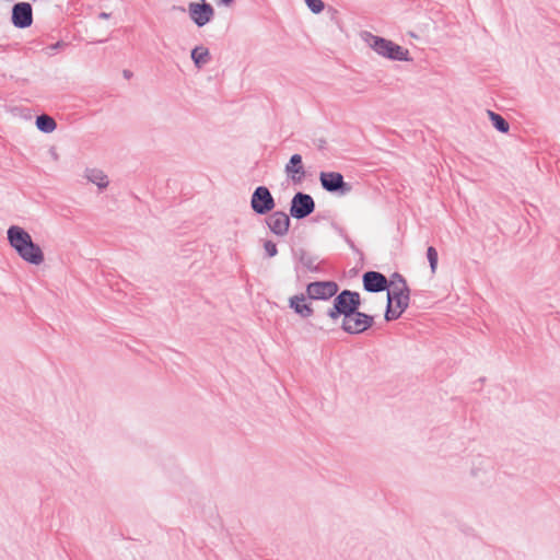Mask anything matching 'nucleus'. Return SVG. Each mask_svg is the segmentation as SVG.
<instances>
[{
	"instance_id": "nucleus-1",
	"label": "nucleus",
	"mask_w": 560,
	"mask_h": 560,
	"mask_svg": "<svg viewBox=\"0 0 560 560\" xmlns=\"http://www.w3.org/2000/svg\"><path fill=\"white\" fill-rule=\"evenodd\" d=\"M410 290L399 273H394L387 289V307L385 318L397 319L409 306Z\"/></svg>"
},
{
	"instance_id": "nucleus-21",
	"label": "nucleus",
	"mask_w": 560,
	"mask_h": 560,
	"mask_svg": "<svg viewBox=\"0 0 560 560\" xmlns=\"http://www.w3.org/2000/svg\"><path fill=\"white\" fill-rule=\"evenodd\" d=\"M88 178L101 188L106 187L108 184L106 175L101 171L91 170L89 172Z\"/></svg>"
},
{
	"instance_id": "nucleus-14",
	"label": "nucleus",
	"mask_w": 560,
	"mask_h": 560,
	"mask_svg": "<svg viewBox=\"0 0 560 560\" xmlns=\"http://www.w3.org/2000/svg\"><path fill=\"white\" fill-rule=\"evenodd\" d=\"M19 256L28 264L39 266L44 262L45 256L42 247H14Z\"/></svg>"
},
{
	"instance_id": "nucleus-15",
	"label": "nucleus",
	"mask_w": 560,
	"mask_h": 560,
	"mask_svg": "<svg viewBox=\"0 0 560 560\" xmlns=\"http://www.w3.org/2000/svg\"><path fill=\"white\" fill-rule=\"evenodd\" d=\"M268 225L273 233L283 235L289 230L290 219L284 212H275L269 217Z\"/></svg>"
},
{
	"instance_id": "nucleus-22",
	"label": "nucleus",
	"mask_w": 560,
	"mask_h": 560,
	"mask_svg": "<svg viewBox=\"0 0 560 560\" xmlns=\"http://www.w3.org/2000/svg\"><path fill=\"white\" fill-rule=\"evenodd\" d=\"M428 260L430 262V268L432 273L436 271L438 267V253L434 247H428Z\"/></svg>"
},
{
	"instance_id": "nucleus-8",
	"label": "nucleus",
	"mask_w": 560,
	"mask_h": 560,
	"mask_svg": "<svg viewBox=\"0 0 560 560\" xmlns=\"http://www.w3.org/2000/svg\"><path fill=\"white\" fill-rule=\"evenodd\" d=\"M188 11L191 20L198 25L203 26L211 21L214 14L213 8L208 3H190Z\"/></svg>"
},
{
	"instance_id": "nucleus-4",
	"label": "nucleus",
	"mask_w": 560,
	"mask_h": 560,
	"mask_svg": "<svg viewBox=\"0 0 560 560\" xmlns=\"http://www.w3.org/2000/svg\"><path fill=\"white\" fill-rule=\"evenodd\" d=\"M373 324V317L355 310L342 318L341 327L349 334H360L370 328Z\"/></svg>"
},
{
	"instance_id": "nucleus-10",
	"label": "nucleus",
	"mask_w": 560,
	"mask_h": 560,
	"mask_svg": "<svg viewBox=\"0 0 560 560\" xmlns=\"http://www.w3.org/2000/svg\"><path fill=\"white\" fill-rule=\"evenodd\" d=\"M389 281L376 271H368L363 275V287L369 292H381L388 289Z\"/></svg>"
},
{
	"instance_id": "nucleus-6",
	"label": "nucleus",
	"mask_w": 560,
	"mask_h": 560,
	"mask_svg": "<svg viewBox=\"0 0 560 560\" xmlns=\"http://www.w3.org/2000/svg\"><path fill=\"white\" fill-rule=\"evenodd\" d=\"M275 207L273 198L268 188L260 186L256 188L252 196V208L255 212L264 214Z\"/></svg>"
},
{
	"instance_id": "nucleus-20",
	"label": "nucleus",
	"mask_w": 560,
	"mask_h": 560,
	"mask_svg": "<svg viewBox=\"0 0 560 560\" xmlns=\"http://www.w3.org/2000/svg\"><path fill=\"white\" fill-rule=\"evenodd\" d=\"M489 118L491 119L493 126L501 132H508L509 131V124L504 120L502 116L499 114L489 110L488 112Z\"/></svg>"
},
{
	"instance_id": "nucleus-3",
	"label": "nucleus",
	"mask_w": 560,
	"mask_h": 560,
	"mask_svg": "<svg viewBox=\"0 0 560 560\" xmlns=\"http://www.w3.org/2000/svg\"><path fill=\"white\" fill-rule=\"evenodd\" d=\"M371 46L378 55L389 59L409 60V51L390 40L373 37Z\"/></svg>"
},
{
	"instance_id": "nucleus-23",
	"label": "nucleus",
	"mask_w": 560,
	"mask_h": 560,
	"mask_svg": "<svg viewBox=\"0 0 560 560\" xmlns=\"http://www.w3.org/2000/svg\"><path fill=\"white\" fill-rule=\"evenodd\" d=\"M305 2L314 13H319L324 9V2L322 0H305Z\"/></svg>"
},
{
	"instance_id": "nucleus-24",
	"label": "nucleus",
	"mask_w": 560,
	"mask_h": 560,
	"mask_svg": "<svg viewBox=\"0 0 560 560\" xmlns=\"http://www.w3.org/2000/svg\"><path fill=\"white\" fill-rule=\"evenodd\" d=\"M277 255V247H265V255L266 258H271Z\"/></svg>"
},
{
	"instance_id": "nucleus-19",
	"label": "nucleus",
	"mask_w": 560,
	"mask_h": 560,
	"mask_svg": "<svg viewBox=\"0 0 560 560\" xmlns=\"http://www.w3.org/2000/svg\"><path fill=\"white\" fill-rule=\"evenodd\" d=\"M191 58H192L194 62L196 63V66L200 67L201 65H203L208 61L209 51H208V49H206L203 47H196L191 51Z\"/></svg>"
},
{
	"instance_id": "nucleus-5",
	"label": "nucleus",
	"mask_w": 560,
	"mask_h": 560,
	"mask_svg": "<svg viewBox=\"0 0 560 560\" xmlns=\"http://www.w3.org/2000/svg\"><path fill=\"white\" fill-rule=\"evenodd\" d=\"M338 291V285L334 281H316L306 287L307 296L312 300H328Z\"/></svg>"
},
{
	"instance_id": "nucleus-16",
	"label": "nucleus",
	"mask_w": 560,
	"mask_h": 560,
	"mask_svg": "<svg viewBox=\"0 0 560 560\" xmlns=\"http://www.w3.org/2000/svg\"><path fill=\"white\" fill-rule=\"evenodd\" d=\"M285 172L293 182H300L304 176L302 158L300 154H293L285 165Z\"/></svg>"
},
{
	"instance_id": "nucleus-11",
	"label": "nucleus",
	"mask_w": 560,
	"mask_h": 560,
	"mask_svg": "<svg viewBox=\"0 0 560 560\" xmlns=\"http://www.w3.org/2000/svg\"><path fill=\"white\" fill-rule=\"evenodd\" d=\"M294 257L299 260L303 268L310 271H316L319 268V257L312 252L301 247L293 253Z\"/></svg>"
},
{
	"instance_id": "nucleus-18",
	"label": "nucleus",
	"mask_w": 560,
	"mask_h": 560,
	"mask_svg": "<svg viewBox=\"0 0 560 560\" xmlns=\"http://www.w3.org/2000/svg\"><path fill=\"white\" fill-rule=\"evenodd\" d=\"M36 126L44 132H51L56 129L55 120L47 115L38 116L36 119Z\"/></svg>"
},
{
	"instance_id": "nucleus-9",
	"label": "nucleus",
	"mask_w": 560,
	"mask_h": 560,
	"mask_svg": "<svg viewBox=\"0 0 560 560\" xmlns=\"http://www.w3.org/2000/svg\"><path fill=\"white\" fill-rule=\"evenodd\" d=\"M12 22L16 27L24 28L32 24V7L30 3L20 2L13 7Z\"/></svg>"
},
{
	"instance_id": "nucleus-2",
	"label": "nucleus",
	"mask_w": 560,
	"mask_h": 560,
	"mask_svg": "<svg viewBox=\"0 0 560 560\" xmlns=\"http://www.w3.org/2000/svg\"><path fill=\"white\" fill-rule=\"evenodd\" d=\"M360 305V295L357 292H352L349 290L342 291L339 295L336 296L334 301V306L329 308L327 315L332 319L337 320L340 316H348L355 310H358Z\"/></svg>"
},
{
	"instance_id": "nucleus-12",
	"label": "nucleus",
	"mask_w": 560,
	"mask_h": 560,
	"mask_svg": "<svg viewBox=\"0 0 560 560\" xmlns=\"http://www.w3.org/2000/svg\"><path fill=\"white\" fill-rule=\"evenodd\" d=\"M289 306L302 318H308L313 315L312 306L306 303L304 294H296L289 299Z\"/></svg>"
},
{
	"instance_id": "nucleus-17",
	"label": "nucleus",
	"mask_w": 560,
	"mask_h": 560,
	"mask_svg": "<svg viewBox=\"0 0 560 560\" xmlns=\"http://www.w3.org/2000/svg\"><path fill=\"white\" fill-rule=\"evenodd\" d=\"M11 245H34L31 235L20 226H12L8 231Z\"/></svg>"
},
{
	"instance_id": "nucleus-26",
	"label": "nucleus",
	"mask_w": 560,
	"mask_h": 560,
	"mask_svg": "<svg viewBox=\"0 0 560 560\" xmlns=\"http://www.w3.org/2000/svg\"><path fill=\"white\" fill-rule=\"evenodd\" d=\"M200 2L199 3H206V0H199Z\"/></svg>"
},
{
	"instance_id": "nucleus-13",
	"label": "nucleus",
	"mask_w": 560,
	"mask_h": 560,
	"mask_svg": "<svg viewBox=\"0 0 560 560\" xmlns=\"http://www.w3.org/2000/svg\"><path fill=\"white\" fill-rule=\"evenodd\" d=\"M319 179L322 186L328 191L343 189L346 186L342 175L337 172H323L320 173Z\"/></svg>"
},
{
	"instance_id": "nucleus-25",
	"label": "nucleus",
	"mask_w": 560,
	"mask_h": 560,
	"mask_svg": "<svg viewBox=\"0 0 560 560\" xmlns=\"http://www.w3.org/2000/svg\"><path fill=\"white\" fill-rule=\"evenodd\" d=\"M224 4L231 3L233 0H221Z\"/></svg>"
},
{
	"instance_id": "nucleus-7",
	"label": "nucleus",
	"mask_w": 560,
	"mask_h": 560,
	"mask_svg": "<svg viewBox=\"0 0 560 560\" xmlns=\"http://www.w3.org/2000/svg\"><path fill=\"white\" fill-rule=\"evenodd\" d=\"M314 207V200L310 195L299 192L292 199L290 212L293 218L302 219L312 213Z\"/></svg>"
}]
</instances>
